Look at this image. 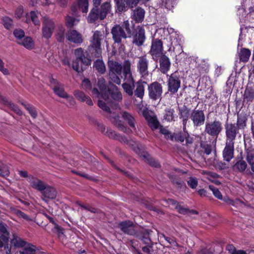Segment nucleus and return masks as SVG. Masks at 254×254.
I'll use <instances>...</instances> for the list:
<instances>
[{
  "label": "nucleus",
  "instance_id": "f257e3e1",
  "mask_svg": "<svg viewBox=\"0 0 254 254\" xmlns=\"http://www.w3.org/2000/svg\"><path fill=\"white\" fill-rule=\"evenodd\" d=\"M98 86L100 91L97 88H94L92 90V95L93 97L98 98L99 107L103 111L110 113V109L105 102L111 105L115 102H121L123 98L122 93L116 86H114L112 90H108L105 84V80L102 77L99 78Z\"/></svg>",
  "mask_w": 254,
  "mask_h": 254
},
{
  "label": "nucleus",
  "instance_id": "f03ea898",
  "mask_svg": "<svg viewBox=\"0 0 254 254\" xmlns=\"http://www.w3.org/2000/svg\"><path fill=\"white\" fill-rule=\"evenodd\" d=\"M106 36L103 31H95L93 33L90 45L88 47V52L92 57H100L102 54L101 42L105 40Z\"/></svg>",
  "mask_w": 254,
  "mask_h": 254
},
{
  "label": "nucleus",
  "instance_id": "7ed1b4c3",
  "mask_svg": "<svg viewBox=\"0 0 254 254\" xmlns=\"http://www.w3.org/2000/svg\"><path fill=\"white\" fill-rule=\"evenodd\" d=\"M109 70V75L111 80L114 83L120 84L121 82L122 65L117 61L110 60L108 63Z\"/></svg>",
  "mask_w": 254,
  "mask_h": 254
},
{
  "label": "nucleus",
  "instance_id": "20e7f679",
  "mask_svg": "<svg viewBox=\"0 0 254 254\" xmlns=\"http://www.w3.org/2000/svg\"><path fill=\"white\" fill-rule=\"evenodd\" d=\"M181 79L177 73L171 74L167 80L168 90L172 94L176 93L181 86Z\"/></svg>",
  "mask_w": 254,
  "mask_h": 254
},
{
  "label": "nucleus",
  "instance_id": "39448f33",
  "mask_svg": "<svg viewBox=\"0 0 254 254\" xmlns=\"http://www.w3.org/2000/svg\"><path fill=\"white\" fill-rule=\"evenodd\" d=\"M42 36L46 39L51 37L55 28L53 20L48 17H44L42 22Z\"/></svg>",
  "mask_w": 254,
  "mask_h": 254
},
{
  "label": "nucleus",
  "instance_id": "423d86ee",
  "mask_svg": "<svg viewBox=\"0 0 254 254\" xmlns=\"http://www.w3.org/2000/svg\"><path fill=\"white\" fill-rule=\"evenodd\" d=\"M74 53L76 61H80L82 64L86 66H88L91 64V58H95L91 56V53L88 52V49L85 53L83 49L78 48L75 50Z\"/></svg>",
  "mask_w": 254,
  "mask_h": 254
},
{
  "label": "nucleus",
  "instance_id": "0eeeda50",
  "mask_svg": "<svg viewBox=\"0 0 254 254\" xmlns=\"http://www.w3.org/2000/svg\"><path fill=\"white\" fill-rule=\"evenodd\" d=\"M222 129V124L219 121L207 122L205 124V131L211 136H217Z\"/></svg>",
  "mask_w": 254,
  "mask_h": 254
},
{
  "label": "nucleus",
  "instance_id": "6e6552de",
  "mask_svg": "<svg viewBox=\"0 0 254 254\" xmlns=\"http://www.w3.org/2000/svg\"><path fill=\"white\" fill-rule=\"evenodd\" d=\"M149 61L146 56H140L138 58L136 62V67L138 71L142 76H146L148 75Z\"/></svg>",
  "mask_w": 254,
  "mask_h": 254
},
{
  "label": "nucleus",
  "instance_id": "1a4fd4ad",
  "mask_svg": "<svg viewBox=\"0 0 254 254\" xmlns=\"http://www.w3.org/2000/svg\"><path fill=\"white\" fill-rule=\"evenodd\" d=\"M190 118L193 122V126L197 127L204 124L205 117L203 111L194 110L191 113Z\"/></svg>",
  "mask_w": 254,
  "mask_h": 254
},
{
  "label": "nucleus",
  "instance_id": "9d476101",
  "mask_svg": "<svg viewBox=\"0 0 254 254\" xmlns=\"http://www.w3.org/2000/svg\"><path fill=\"white\" fill-rule=\"evenodd\" d=\"M113 39L115 43L121 42L122 39H126L128 36L120 25H115L111 30Z\"/></svg>",
  "mask_w": 254,
  "mask_h": 254
},
{
  "label": "nucleus",
  "instance_id": "9b49d317",
  "mask_svg": "<svg viewBox=\"0 0 254 254\" xmlns=\"http://www.w3.org/2000/svg\"><path fill=\"white\" fill-rule=\"evenodd\" d=\"M163 44L161 40L157 39L152 41L150 53L154 60H157L162 54Z\"/></svg>",
  "mask_w": 254,
  "mask_h": 254
},
{
  "label": "nucleus",
  "instance_id": "f8f14e48",
  "mask_svg": "<svg viewBox=\"0 0 254 254\" xmlns=\"http://www.w3.org/2000/svg\"><path fill=\"white\" fill-rule=\"evenodd\" d=\"M149 96L150 98L156 100L159 98L162 93V87L161 85L154 82L148 86Z\"/></svg>",
  "mask_w": 254,
  "mask_h": 254
},
{
  "label": "nucleus",
  "instance_id": "ddd939ff",
  "mask_svg": "<svg viewBox=\"0 0 254 254\" xmlns=\"http://www.w3.org/2000/svg\"><path fill=\"white\" fill-rule=\"evenodd\" d=\"M118 227L124 233L128 235H134L136 233L135 226L132 222L129 221H126L120 223L118 225Z\"/></svg>",
  "mask_w": 254,
  "mask_h": 254
},
{
  "label": "nucleus",
  "instance_id": "4468645a",
  "mask_svg": "<svg viewBox=\"0 0 254 254\" xmlns=\"http://www.w3.org/2000/svg\"><path fill=\"white\" fill-rule=\"evenodd\" d=\"M145 40V30L142 26L137 27L136 33L133 37V43L138 46H141Z\"/></svg>",
  "mask_w": 254,
  "mask_h": 254
},
{
  "label": "nucleus",
  "instance_id": "2eb2a0df",
  "mask_svg": "<svg viewBox=\"0 0 254 254\" xmlns=\"http://www.w3.org/2000/svg\"><path fill=\"white\" fill-rule=\"evenodd\" d=\"M226 135L228 140V142H234L236 135L238 132V128L235 126V124H229L225 126Z\"/></svg>",
  "mask_w": 254,
  "mask_h": 254
},
{
  "label": "nucleus",
  "instance_id": "dca6fc26",
  "mask_svg": "<svg viewBox=\"0 0 254 254\" xmlns=\"http://www.w3.org/2000/svg\"><path fill=\"white\" fill-rule=\"evenodd\" d=\"M27 181L32 188L40 192L45 189L46 184L36 177L32 176H29Z\"/></svg>",
  "mask_w": 254,
  "mask_h": 254
},
{
  "label": "nucleus",
  "instance_id": "f3484780",
  "mask_svg": "<svg viewBox=\"0 0 254 254\" xmlns=\"http://www.w3.org/2000/svg\"><path fill=\"white\" fill-rule=\"evenodd\" d=\"M234 142H228L226 143V146L223 151V156L224 159L226 161H230L234 157Z\"/></svg>",
  "mask_w": 254,
  "mask_h": 254
},
{
  "label": "nucleus",
  "instance_id": "a211bd4d",
  "mask_svg": "<svg viewBox=\"0 0 254 254\" xmlns=\"http://www.w3.org/2000/svg\"><path fill=\"white\" fill-rule=\"evenodd\" d=\"M66 37L69 41L75 44H81L83 41L81 34L75 30L68 31Z\"/></svg>",
  "mask_w": 254,
  "mask_h": 254
},
{
  "label": "nucleus",
  "instance_id": "6ab92c4d",
  "mask_svg": "<svg viewBox=\"0 0 254 254\" xmlns=\"http://www.w3.org/2000/svg\"><path fill=\"white\" fill-rule=\"evenodd\" d=\"M88 0H76V2L72 5V10L75 13L78 9L83 13H86L88 10Z\"/></svg>",
  "mask_w": 254,
  "mask_h": 254
},
{
  "label": "nucleus",
  "instance_id": "aec40b11",
  "mask_svg": "<svg viewBox=\"0 0 254 254\" xmlns=\"http://www.w3.org/2000/svg\"><path fill=\"white\" fill-rule=\"evenodd\" d=\"M160 70L163 73H166L170 69L171 62L169 58L165 55L162 56L159 60Z\"/></svg>",
  "mask_w": 254,
  "mask_h": 254
},
{
  "label": "nucleus",
  "instance_id": "412c9836",
  "mask_svg": "<svg viewBox=\"0 0 254 254\" xmlns=\"http://www.w3.org/2000/svg\"><path fill=\"white\" fill-rule=\"evenodd\" d=\"M52 88L54 93L59 97L63 98L67 97V93L64 91L63 85L57 81L53 80Z\"/></svg>",
  "mask_w": 254,
  "mask_h": 254
},
{
  "label": "nucleus",
  "instance_id": "4be33fe9",
  "mask_svg": "<svg viewBox=\"0 0 254 254\" xmlns=\"http://www.w3.org/2000/svg\"><path fill=\"white\" fill-rule=\"evenodd\" d=\"M143 115L147 121L149 126L152 130L158 127L159 123L155 116L150 115L146 111L143 112Z\"/></svg>",
  "mask_w": 254,
  "mask_h": 254
},
{
  "label": "nucleus",
  "instance_id": "5701e85b",
  "mask_svg": "<svg viewBox=\"0 0 254 254\" xmlns=\"http://www.w3.org/2000/svg\"><path fill=\"white\" fill-rule=\"evenodd\" d=\"M125 82L122 87L124 91L129 96L133 95V89L134 87V81L133 78H125Z\"/></svg>",
  "mask_w": 254,
  "mask_h": 254
},
{
  "label": "nucleus",
  "instance_id": "b1692460",
  "mask_svg": "<svg viewBox=\"0 0 254 254\" xmlns=\"http://www.w3.org/2000/svg\"><path fill=\"white\" fill-rule=\"evenodd\" d=\"M0 247L1 248L4 246L5 244H7L8 241V233L5 225L0 223Z\"/></svg>",
  "mask_w": 254,
  "mask_h": 254
},
{
  "label": "nucleus",
  "instance_id": "393cba45",
  "mask_svg": "<svg viewBox=\"0 0 254 254\" xmlns=\"http://www.w3.org/2000/svg\"><path fill=\"white\" fill-rule=\"evenodd\" d=\"M87 19V21L90 23H94L98 19L101 20L99 8L98 7H94L91 9Z\"/></svg>",
  "mask_w": 254,
  "mask_h": 254
},
{
  "label": "nucleus",
  "instance_id": "a878e982",
  "mask_svg": "<svg viewBox=\"0 0 254 254\" xmlns=\"http://www.w3.org/2000/svg\"><path fill=\"white\" fill-rule=\"evenodd\" d=\"M119 116L113 117L110 116V119L112 122L118 127L119 129L127 133H129L131 130L125 127L122 122L119 120Z\"/></svg>",
  "mask_w": 254,
  "mask_h": 254
},
{
  "label": "nucleus",
  "instance_id": "bb28decb",
  "mask_svg": "<svg viewBox=\"0 0 254 254\" xmlns=\"http://www.w3.org/2000/svg\"><path fill=\"white\" fill-rule=\"evenodd\" d=\"M74 95L77 100L82 102H86L89 106H92L93 105V103L90 97L86 95L82 91L79 90L75 91L74 93Z\"/></svg>",
  "mask_w": 254,
  "mask_h": 254
},
{
  "label": "nucleus",
  "instance_id": "cd10ccee",
  "mask_svg": "<svg viewBox=\"0 0 254 254\" xmlns=\"http://www.w3.org/2000/svg\"><path fill=\"white\" fill-rule=\"evenodd\" d=\"M41 192L45 198L55 199L57 196V191L56 190L47 184L45 186V189Z\"/></svg>",
  "mask_w": 254,
  "mask_h": 254
},
{
  "label": "nucleus",
  "instance_id": "c85d7f7f",
  "mask_svg": "<svg viewBox=\"0 0 254 254\" xmlns=\"http://www.w3.org/2000/svg\"><path fill=\"white\" fill-rule=\"evenodd\" d=\"M145 11L141 8L138 7L135 9L131 15L132 19L136 22H141L144 18Z\"/></svg>",
  "mask_w": 254,
  "mask_h": 254
},
{
  "label": "nucleus",
  "instance_id": "c756f323",
  "mask_svg": "<svg viewBox=\"0 0 254 254\" xmlns=\"http://www.w3.org/2000/svg\"><path fill=\"white\" fill-rule=\"evenodd\" d=\"M111 11V5L109 2H104L99 9V13L100 14L101 20H103L105 18L107 15L110 13Z\"/></svg>",
  "mask_w": 254,
  "mask_h": 254
},
{
  "label": "nucleus",
  "instance_id": "7c9ffc66",
  "mask_svg": "<svg viewBox=\"0 0 254 254\" xmlns=\"http://www.w3.org/2000/svg\"><path fill=\"white\" fill-rule=\"evenodd\" d=\"M40 12L38 11H32L29 14H27V21H28V17H30V20L32 21L35 25H40V21L39 20V16H40Z\"/></svg>",
  "mask_w": 254,
  "mask_h": 254
},
{
  "label": "nucleus",
  "instance_id": "2f4dec72",
  "mask_svg": "<svg viewBox=\"0 0 254 254\" xmlns=\"http://www.w3.org/2000/svg\"><path fill=\"white\" fill-rule=\"evenodd\" d=\"M17 43L21 44L25 48L28 50H31L34 48L35 46V42L33 39L30 37H26L23 40L18 41Z\"/></svg>",
  "mask_w": 254,
  "mask_h": 254
},
{
  "label": "nucleus",
  "instance_id": "473e14b6",
  "mask_svg": "<svg viewBox=\"0 0 254 254\" xmlns=\"http://www.w3.org/2000/svg\"><path fill=\"white\" fill-rule=\"evenodd\" d=\"M0 102L3 103L4 104H5L9 106V107L13 111H14L17 114L21 115H22L21 111L19 109V108L16 106L13 103H11L10 101L7 100L4 97L0 95Z\"/></svg>",
  "mask_w": 254,
  "mask_h": 254
},
{
  "label": "nucleus",
  "instance_id": "72a5a7b5",
  "mask_svg": "<svg viewBox=\"0 0 254 254\" xmlns=\"http://www.w3.org/2000/svg\"><path fill=\"white\" fill-rule=\"evenodd\" d=\"M146 82L139 81L137 83L136 88L134 91L135 96L142 99L144 94V88Z\"/></svg>",
  "mask_w": 254,
  "mask_h": 254
},
{
  "label": "nucleus",
  "instance_id": "f704fd0d",
  "mask_svg": "<svg viewBox=\"0 0 254 254\" xmlns=\"http://www.w3.org/2000/svg\"><path fill=\"white\" fill-rule=\"evenodd\" d=\"M131 64L129 60L125 61L122 69L125 78H133L131 72Z\"/></svg>",
  "mask_w": 254,
  "mask_h": 254
},
{
  "label": "nucleus",
  "instance_id": "c9c22d12",
  "mask_svg": "<svg viewBox=\"0 0 254 254\" xmlns=\"http://www.w3.org/2000/svg\"><path fill=\"white\" fill-rule=\"evenodd\" d=\"M35 246L27 243L21 250L19 251V254H35L36 253Z\"/></svg>",
  "mask_w": 254,
  "mask_h": 254
},
{
  "label": "nucleus",
  "instance_id": "e433bc0d",
  "mask_svg": "<svg viewBox=\"0 0 254 254\" xmlns=\"http://www.w3.org/2000/svg\"><path fill=\"white\" fill-rule=\"evenodd\" d=\"M251 55V52L250 50L242 48L239 54L240 60L243 62H247L249 60Z\"/></svg>",
  "mask_w": 254,
  "mask_h": 254
},
{
  "label": "nucleus",
  "instance_id": "4c0bfd02",
  "mask_svg": "<svg viewBox=\"0 0 254 254\" xmlns=\"http://www.w3.org/2000/svg\"><path fill=\"white\" fill-rule=\"evenodd\" d=\"M247 118L246 115L240 114L238 115L237 126L239 129H244L246 126Z\"/></svg>",
  "mask_w": 254,
  "mask_h": 254
},
{
  "label": "nucleus",
  "instance_id": "58836bf2",
  "mask_svg": "<svg viewBox=\"0 0 254 254\" xmlns=\"http://www.w3.org/2000/svg\"><path fill=\"white\" fill-rule=\"evenodd\" d=\"M122 118L127 122L129 126L135 130L134 119L133 117L129 113L127 112H124L122 113Z\"/></svg>",
  "mask_w": 254,
  "mask_h": 254
},
{
  "label": "nucleus",
  "instance_id": "ea45409f",
  "mask_svg": "<svg viewBox=\"0 0 254 254\" xmlns=\"http://www.w3.org/2000/svg\"><path fill=\"white\" fill-rule=\"evenodd\" d=\"M254 99V91L250 88H246L244 95V102L247 103L252 102Z\"/></svg>",
  "mask_w": 254,
  "mask_h": 254
},
{
  "label": "nucleus",
  "instance_id": "a19ab883",
  "mask_svg": "<svg viewBox=\"0 0 254 254\" xmlns=\"http://www.w3.org/2000/svg\"><path fill=\"white\" fill-rule=\"evenodd\" d=\"M247 168V164L242 160L237 161L233 166V170L239 172H243Z\"/></svg>",
  "mask_w": 254,
  "mask_h": 254
},
{
  "label": "nucleus",
  "instance_id": "79ce46f5",
  "mask_svg": "<svg viewBox=\"0 0 254 254\" xmlns=\"http://www.w3.org/2000/svg\"><path fill=\"white\" fill-rule=\"evenodd\" d=\"M106 134L108 136H109L110 138H116L120 140L122 142L128 143V140L125 136H121L120 135L116 134V133L112 129L107 130L106 132Z\"/></svg>",
  "mask_w": 254,
  "mask_h": 254
},
{
  "label": "nucleus",
  "instance_id": "37998d69",
  "mask_svg": "<svg viewBox=\"0 0 254 254\" xmlns=\"http://www.w3.org/2000/svg\"><path fill=\"white\" fill-rule=\"evenodd\" d=\"M138 153L140 155V156H142L151 165L154 166L155 167L159 166V164L158 163V162L156 161L154 159L151 158L147 153L143 152Z\"/></svg>",
  "mask_w": 254,
  "mask_h": 254
},
{
  "label": "nucleus",
  "instance_id": "c03bdc74",
  "mask_svg": "<svg viewBox=\"0 0 254 254\" xmlns=\"http://www.w3.org/2000/svg\"><path fill=\"white\" fill-rule=\"evenodd\" d=\"M94 67L101 74L104 73L106 71L105 65L102 60H96L94 64Z\"/></svg>",
  "mask_w": 254,
  "mask_h": 254
},
{
  "label": "nucleus",
  "instance_id": "a18cd8bd",
  "mask_svg": "<svg viewBox=\"0 0 254 254\" xmlns=\"http://www.w3.org/2000/svg\"><path fill=\"white\" fill-rule=\"evenodd\" d=\"M174 110L171 108L166 109L165 111L164 119L168 122L175 121Z\"/></svg>",
  "mask_w": 254,
  "mask_h": 254
},
{
  "label": "nucleus",
  "instance_id": "49530a36",
  "mask_svg": "<svg viewBox=\"0 0 254 254\" xmlns=\"http://www.w3.org/2000/svg\"><path fill=\"white\" fill-rule=\"evenodd\" d=\"M11 244L15 247L21 248L22 249L27 244L20 238L14 236L11 240Z\"/></svg>",
  "mask_w": 254,
  "mask_h": 254
},
{
  "label": "nucleus",
  "instance_id": "de8ad7c7",
  "mask_svg": "<svg viewBox=\"0 0 254 254\" xmlns=\"http://www.w3.org/2000/svg\"><path fill=\"white\" fill-rule=\"evenodd\" d=\"M192 60L195 63L196 67L200 69H204L207 66V63L204 60L199 59L198 57H193Z\"/></svg>",
  "mask_w": 254,
  "mask_h": 254
},
{
  "label": "nucleus",
  "instance_id": "09e8293b",
  "mask_svg": "<svg viewBox=\"0 0 254 254\" xmlns=\"http://www.w3.org/2000/svg\"><path fill=\"white\" fill-rule=\"evenodd\" d=\"M168 203L169 204L175 205L176 208L178 210V211L181 213H186L188 211V210L187 209L184 208L180 203L176 202L173 199H168Z\"/></svg>",
  "mask_w": 254,
  "mask_h": 254
},
{
  "label": "nucleus",
  "instance_id": "8fccbe9b",
  "mask_svg": "<svg viewBox=\"0 0 254 254\" xmlns=\"http://www.w3.org/2000/svg\"><path fill=\"white\" fill-rule=\"evenodd\" d=\"M162 4L168 10H171L177 4V0H161Z\"/></svg>",
  "mask_w": 254,
  "mask_h": 254
},
{
  "label": "nucleus",
  "instance_id": "3c124183",
  "mask_svg": "<svg viewBox=\"0 0 254 254\" xmlns=\"http://www.w3.org/2000/svg\"><path fill=\"white\" fill-rule=\"evenodd\" d=\"M117 7V10L119 12L126 11L127 6L126 0H115Z\"/></svg>",
  "mask_w": 254,
  "mask_h": 254
},
{
  "label": "nucleus",
  "instance_id": "603ef678",
  "mask_svg": "<svg viewBox=\"0 0 254 254\" xmlns=\"http://www.w3.org/2000/svg\"><path fill=\"white\" fill-rule=\"evenodd\" d=\"M79 21V19L70 16H67L65 18V24L68 27H73L76 25Z\"/></svg>",
  "mask_w": 254,
  "mask_h": 254
},
{
  "label": "nucleus",
  "instance_id": "864d4df0",
  "mask_svg": "<svg viewBox=\"0 0 254 254\" xmlns=\"http://www.w3.org/2000/svg\"><path fill=\"white\" fill-rule=\"evenodd\" d=\"M226 250L229 252L230 254H247V252L241 250H236L235 247L232 245H229L226 247Z\"/></svg>",
  "mask_w": 254,
  "mask_h": 254
},
{
  "label": "nucleus",
  "instance_id": "5fc2aeb1",
  "mask_svg": "<svg viewBox=\"0 0 254 254\" xmlns=\"http://www.w3.org/2000/svg\"><path fill=\"white\" fill-rule=\"evenodd\" d=\"M180 117L183 119V124L185 125L189 115V110L186 107H184L180 110Z\"/></svg>",
  "mask_w": 254,
  "mask_h": 254
},
{
  "label": "nucleus",
  "instance_id": "6e6d98bb",
  "mask_svg": "<svg viewBox=\"0 0 254 254\" xmlns=\"http://www.w3.org/2000/svg\"><path fill=\"white\" fill-rule=\"evenodd\" d=\"M174 29L173 28H170V30L168 31L169 33L171 34L170 36L171 42V46L174 48L175 46H178L180 47V45L179 44L178 40L175 38L174 39V40L172 39V38L176 37L177 34L175 32H174Z\"/></svg>",
  "mask_w": 254,
  "mask_h": 254
},
{
  "label": "nucleus",
  "instance_id": "4d7b16f0",
  "mask_svg": "<svg viewBox=\"0 0 254 254\" xmlns=\"http://www.w3.org/2000/svg\"><path fill=\"white\" fill-rule=\"evenodd\" d=\"M22 105L25 107V109L28 111L31 116L35 118L37 116V112L35 108L30 104L22 103Z\"/></svg>",
  "mask_w": 254,
  "mask_h": 254
},
{
  "label": "nucleus",
  "instance_id": "13d9d810",
  "mask_svg": "<svg viewBox=\"0 0 254 254\" xmlns=\"http://www.w3.org/2000/svg\"><path fill=\"white\" fill-rule=\"evenodd\" d=\"M209 189L213 192L214 195L219 199L222 200L223 196L219 190L212 185L208 186Z\"/></svg>",
  "mask_w": 254,
  "mask_h": 254
},
{
  "label": "nucleus",
  "instance_id": "bf43d9fd",
  "mask_svg": "<svg viewBox=\"0 0 254 254\" xmlns=\"http://www.w3.org/2000/svg\"><path fill=\"white\" fill-rule=\"evenodd\" d=\"M9 174L8 167L6 165L0 164V176L7 177Z\"/></svg>",
  "mask_w": 254,
  "mask_h": 254
},
{
  "label": "nucleus",
  "instance_id": "052dcab7",
  "mask_svg": "<svg viewBox=\"0 0 254 254\" xmlns=\"http://www.w3.org/2000/svg\"><path fill=\"white\" fill-rule=\"evenodd\" d=\"M13 34L15 37L19 40H21L22 38L24 37L25 33L24 31L20 29H16L13 32Z\"/></svg>",
  "mask_w": 254,
  "mask_h": 254
},
{
  "label": "nucleus",
  "instance_id": "680f3d73",
  "mask_svg": "<svg viewBox=\"0 0 254 254\" xmlns=\"http://www.w3.org/2000/svg\"><path fill=\"white\" fill-rule=\"evenodd\" d=\"M246 159L249 164L254 162V150H247Z\"/></svg>",
  "mask_w": 254,
  "mask_h": 254
},
{
  "label": "nucleus",
  "instance_id": "e2e57ef3",
  "mask_svg": "<svg viewBox=\"0 0 254 254\" xmlns=\"http://www.w3.org/2000/svg\"><path fill=\"white\" fill-rule=\"evenodd\" d=\"M123 29H125L127 34L128 36V37H130L131 34V30L129 27V22L128 20H125L124 21L122 26H121Z\"/></svg>",
  "mask_w": 254,
  "mask_h": 254
},
{
  "label": "nucleus",
  "instance_id": "0e129e2a",
  "mask_svg": "<svg viewBox=\"0 0 254 254\" xmlns=\"http://www.w3.org/2000/svg\"><path fill=\"white\" fill-rule=\"evenodd\" d=\"M80 61H76V59L75 61H73L72 64V68L75 70L76 71L79 72L83 70V68L81 64H79V62Z\"/></svg>",
  "mask_w": 254,
  "mask_h": 254
},
{
  "label": "nucleus",
  "instance_id": "69168bd1",
  "mask_svg": "<svg viewBox=\"0 0 254 254\" xmlns=\"http://www.w3.org/2000/svg\"><path fill=\"white\" fill-rule=\"evenodd\" d=\"M2 20L4 26L6 29H9L11 27V26L12 24V20L11 18L8 17H3Z\"/></svg>",
  "mask_w": 254,
  "mask_h": 254
},
{
  "label": "nucleus",
  "instance_id": "338daca9",
  "mask_svg": "<svg viewBox=\"0 0 254 254\" xmlns=\"http://www.w3.org/2000/svg\"><path fill=\"white\" fill-rule=\"evenodd\" d=\"M0 71L5 75L10 74L9 71L7 68L5 67L4 63L1 59H0Z\"/></svg>",
  "mask_w": 254,
  "mask_h": 254
},
{
  "label": "nucleus",
  "instance_id": "774afa93",
  "mask_svg": "<svg viewBox=\"0 0 254 254\" xmlns=\"http://www.w3.org/2000/svg\"><path fill=\"white\" fill-rule=\"evenodd\" d=\"M197 181L196 178L190 177L188 181V185L192 189H195L197 186Z\"/></svg>",
  "mask_w": 254,
  "mask_h": 254
}]
</instances>
